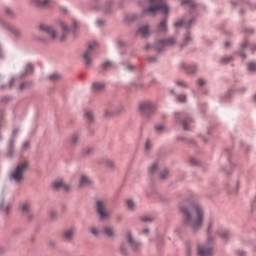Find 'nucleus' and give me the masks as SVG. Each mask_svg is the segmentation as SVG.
I'll list each match as a JSON object with an SVG mask.
<instances>
[{
    "mask_svg": "<svg viewBox=\"0 0 256 256\" xmlns=\"http://www.w3.org/2000/svg\"><path fill=\"white\" fill-rule=\"evenodd\" d=\"M180 210L185 216V224L193 231H197L203 226L204 210L200 204L186 200L184 204H181Z\"/></svg>",
    "mask_w": 256,
    "mask_h": 256,
    "instance_id": "obj_1",
    "label": "nucleus"
},
{
    "mask_svg": "<svg viewBox=\"0 0 256 256\" xmlns=\"http://www.w3.org/2000/svg\"><path fill=\"white\" fill-rule=\"evenodd\" d=\"M29 169V163L27 160L19 162L17 166L12 170L10 174V180L15 183H22L24 181V175Z\"/></svg>",
    "mask_w": 256,
    "mask_h": 256,
    "instance_id": "obj_2",
    "label": "nucleus"
},
{
    "mask_svg": "<svg viewBox=\"0 0 256 256\" xmlns=\"http://www.w3.org/2000/svg\"><path fill=\"white\" fill-rule=\"evenodd\" d=\"M150 7L144 9L145 14H155L158 11L163 12L164 14L169 13V7L162 0H149Z\"/></svg>",
    "mask_w": 256,
    "mask_h": 256,
    "instance_id": "obj_3",
    "label": "nucleus"
},
{
    "mask_svg": "<svg viewBox=\"0 0 256 256\" xmlns=\"http://www.w3.org/2000/svg\"><path fill=\"white\" fill-rule=\"evenodd\" d=\"M176 44V39L174 37H170L165 40H160L156 43V49L158 52L164 51L167 47H171Z\"/></svg>",
    "mask_w": 256,
    "mask_h": 256,
    "instance_id": "obj_4",
    "label": "nucleus"
},
{
    "mask_svg": "<svg viewBox=\"0 0 256 256\" xmlns=\"http://www.w3.org/2000/svg\"><path fill=\"white\" fill-rule=\"evenodd\" d=\"M156 109V106L151 101L141 102L139 105V110L144 115H150L152 114Z\"/></svg>",
    "mask_w": 256,
    "mask_h": 256,
    "instance_id": "obj_5",
    "label": "nucleus"
},
{
    "mask_svg": "<svg viewBox=\"0 0 256 256\" xmlns=\"http://www.w3.org/2000/svg\"><path fill=\"white\" fill-rule=\"evenodd\" d=\"M97 213L102 220L108 219L110 217L109 212L106 210V204L103 200H97L96 202Z\"/></svg>",
    "mask_w": 256,
    "mask_h": 256,
    "instance_id": "obj_6",
    "label": "nucleus"
},
{
    "mask_svg": "<svg viewBox=\"0 0 256 256\" xmlns=\"http://www.w3.org/2000/svg\"><path fill=\"white\" fill-rule=\"evenodd\" d=\"M98 46V43L97 42H91L89 45H88V49L85 51L84 53V61L86 63V65H90L91 63V56L95 50V48Z\"/></svg>",
    "mask_w": 256,
    "mask_h": 256,
    "instance_id": "obj_7",
    "label": "nucleus"
},
{
    "mask_svg": "<svg viewBox=\"0 0 256 256\" xmlns=\"http://www.w3.org/2000/svg\"><path fill=\"white\" fill-rule=\"evenodd\" d=\"M39 28L43 33L50 36L53 40H55L57 38V33H56V30L54 29V27L47 25V24H41L39 26Z\"/></svg>",
    "mask_w": 256,
    "mask_h": 256,
    "instance_id": "obj_8",
    "label": "nucleus"
},
{
    "mask_svg": "<svg viewBox=\"0 0 256 256\" xmlns=\"http://www.w3.org/2000/svg\"><path fill=\"white\" fill-rule=\"evenodd\" d=\"M77 230L76 228H67V230H64L62 233V240L65 242H71L76 234Z\"/></svg>",
    "mask_w": 256,
    "mask_h": 256,
    "instance_id": "obj_9",
    "label": "nucleus"
},
{
    "mask_svg": "<svg viewBox=\"0 0 256 256\" xmlns=\"http://www.w3.org/2000/svg\"><path fill=\"white\" fill-rule=\"evenodd\" d=\"M53 187L56 190H64V191H69L71 186L69 184H65L63 180H56V182L53 183Z\"/></svg>",
    "mask_w": 256,
    "mask_h": 256,
    "instance_id": "obj_10",
    "label": "nucleus"
},
{
    "mask_svg": "<svg viewBox=\"0 0 256 256\" xmlns=\"http://www.w3.org/2000/svg\"><path fill=\"white\" fill-rule=\"evenodd\" d=\"M198 254H199V256H212L213 255V250L209 247L204 246V245H199Z\"/></svg>",
    "mask_w": 256,
    "mask_h": 256,
    "instance_id": "obj_11",
    "label": "nucleus"
},
{
    "mask_svg": "<svg viewBox=\"0 0 256 256\" xmlns=\"http://www.w3.org/2000/svg\"><path fill=\"white\" fill-rule=\"evenodd\" d=\"M127 241L129 242L130 246L134 251H137L141 248V243L135 241L131 235V233L127 234Z\"/></svg>",
    "mask_w": 256,
    "mask_h": 256,
    "instance_id": "obj_12",
    "label": "nucleus"
},
{
    "mask_svg": "<svg viewBox=\"0 0 256 256\" xmlns=\"http://www.w3.org/2000/svg\"><path fill=\"white\" fill-rule=\"evenodd\" d=\"M12 204H10V202H5L4 198H1V202H0V210L5 213L8 214L11 210Z\"/></svg>",
    "mask_w": 256,
    "mask_h": 256,
    "instance_id": "obj_13",
    "label": "nucleus"
},
{
    "mask_svg": "<svg viewBox=\"0 0 256 256\" xmlns=\"http://www.w3.org/2000/svg\"><path fill=\"white\" fill-rule=\"evenodd\" d=\"M35 6L45 8L51 5V0H33Z\"/></svg>",
    "mask_w": 256,
    "mask_h": 256,
    "instance_id": "obj_14",
    "label": "nucleus"
},
{
    "mask_svg": "<svg viewBox=\"0 0 256 256\" xmlns=\"http://www.w3.org/2000/svg\"><path fill=\"white\" fill-rule=\"evenodd\" d=\"M218 236L221 237L223 240L230 238L231 233L227 230V228H220L217 232Z\"/></svg>",
    "mask_w": 256,
    "mask_h": 256,
    "instance_id": "obj_15",
    "label": "nucleus"
},
{
    "mask_svg": "<svg viewBox=\"0 0 256 256\" xmlns=\"http://www.w3.org/2000/svg\"><path fill=\"white\" fill-rule=\"evenodd\" d=\"M60 26L64 31V34L60 37V41H64L67 37V34L70 32V28L62 21L60 22Z\"/></svg>",
    "mask_w": 256,
    "mask_h": 256,
    "instance_id": "obj_16",
    "label": "nucleus"
},
{
    "mask_svg": "<svg viewBox=\"0 0 256 256\" xmlns=\"http://www.w3.org/2000/svg\"><path fill=\"white\" fill-rule=\"evenodd\" d=\"M138 33L141 34L143 37H147L150 33V29L148 25H143L139 28Z\"/></svg>",
    "mask_w": 256,
    "mask_h": 256,
    "instance_id": "obj_17",
    "label": "nucleus"
},
{
    "mask_svg": "<svg viewBox=\"0 0 256 256\" xmlns=\"http://www.w3.org/2000/svg\"><path fill=\"white\" fill-rule=\"evenodd\" d=\"M103 232L105 233V235H107L109 238H113L115 236V230H113V228H111L110 226H105L103 228Z\"/></svg>",
    "mask_w": 256,
    "mask_h": 256,
    "instance_id": "obj_18",
    "label": "nucleus"
},
{
    "mask_svg": "<svg viewBox=\"0 0 256 256\" xmlns=\"http://www.w3.org/2000/svg\"><path fill=\"white\" fill-rule=\"evenodd\" d=\"M91 184V180L88 178V176H81L80 180V187H85Z\"/></svg>",
    "mask_w": 256,
    "mask_h": 256,
    "instance_id": "obj_19",
    "label": "nucleus"
},
{
    "mask_svg": "<svg viewBox=\"0 0 256 256\" xmlns=\"http://www.w3.org/2000/svg\"><path fill=\"white\" fill-rule=\"evenodd\" d=\"M20 210L24 214L29 213V211H30V204H28L27 202H22V204H20Z\"/></svg>",
    "mask_w": 256,
    "mask_h": 256,
    "instance_id": "obj_20",
    "label": "nucleus"
},
{
    "mask_svg": "<svg viewBox=\"0 0 256 256\" xmlns=\"http://www.w3.org/2000/svg\"><path fill=\"white\" fill-rule=\"evenodd\" d=\"M105 87V84L103 82H94L93 83V89L97 92L102 91Z\"/></svg>",
    "mask_w": 256,
    "mask_h": 256,
    "instance_id": "obj_21",
    "label": "nucleus"
},
{
    "mask_svg": "<svg viewBox=\"0 0 256 256\" xmlns=\"http://www.w3.org/2000/svg\"><path fill=\"white\" fill-rule=\"evenodd\" d=\"M85 118H86V120H87L89 123L93 122V120H94L93 112H92L91 110H87V111L85 112Z\"/></svg>",
    "mask_w": 256,
    "mask_h": 256,
    "instance_id": "obj_22",
    "label": "nucleus"
},
{
    "mask_svg": "<svg viewBox=\"0 0 256 256\" xmlns=\"http://www.w3.org/2000/svg\"><path fill=\"white\" fill-rule=\"evenodd\" d=\"M158 30L161 33H166V31H167V22H166V20L161 21V24L159 25Z\"/></svg>",
    "mask_w": 256,
    "mask_h": 256,
    "instance_id": "obj_23",
    "label": "nucleus"
},
{
    "mask_svg": "<svg viewBox=\"0 0 256 256\" xmlns=\"http://www.w3.org/2000/svg\"><path fill=\"white\" fill-rule=\"evenodd\" d=\"M182 68L186 69V71L190 74L196 72V67L195 66H187L185 63L182 64Z\"/></svg>",
    "mask_w": 256,
    "mask_h": 256,
    "instance_id": "obj_24",
    "label": "nucleus"
},
{
    "mask_svg": "<svg viewBox=\"0 0 256 256\" xmlns=\"http://www.w3.org/2000/svg\"><path fill=\"white\" fill-rule=\"evenodd\" d=\"M193 122V120L191 118H186L183 120V127L184 130H189L188 125H190Z\"/></svg>",
    "mask_w": 256,
    "mask_h": 256,
    "instance_id": "obj_25",
    "label": "nucleus"
},
{
    "mask_svg": "<svg viewBox=\"0 0 256 256\" xmlns=\"http://www.w3.org/2000/svg\"><path fill=\"white\" fill-rule=\"evenodd\" d=\"M126 205L130 210H133L135 208V202H133V200H126Z\"/></svg>",
    "mask_w": 256,
    "mask_h": 256,
    "instance_id": "obj_26",
    "label": "nucleus"
},
{
    "mask_svg": "<svg viewBox=\"0 0 256 256\" xmlns=\"http://www.w3.org/2000/svg\"><path fill=\"white\" fill-rule=\"evenodd\" d=\"M248 69H249V71H251V72H255V71H256V63L250 62V63L248 64Z\"/></svg>",
    "mask_w": 256,
    "mask_h": 256,
    "instance_id": "obj_27",
    "label": "nucleus"
},
{
    "mask_svg": "<svg viewBox=\"0 0 256 256\" xmlns=\"http://www.w3.org/2000/svg\"><path fill=\"white\" fill-rule=\"evenodd\" d=\"M32 72H33V65L29 63V64L26 65L25 73L26 74H31Z\"/></svg>",
    "mask_w": 256,
    "mask_h": 256,
    "instance_id": "obj_28",
    "label": "nucleus"
},
{
    "mask_svg": "<svg viewBox=\"0 0 256 256\" xmlns=\"http://www.w3.org/2000/svg\"><path fill=\"white\" fill-rule=\"evenodd\" d=\"M182 4H187V5H189V6L192 7V8L195 7L194 0H183V1H182Z\"/></svg>",
    "mask_w": 256,
    "mask_h": 256,
    "instance_id": "obj_29",
    "label": "nucleus"
},
{
    "mask_svg": "<svg viewBox=\"0 0 256 256\" xmlns=\"http://www.w3.org/2000/svg\"><path fill=\"white\" fill-rule=\"evenodd\" d=\"M49 79L52 80V81H57V80L60 79V75L57 74V73L51 74V75L49 76Z\"/></svg>",
    "mask_w": 256,
    "mask_h": 256,
    "instance_id": "obj_30",
    "label": "nucleus"
},
{
    "mask_svg": "<svg viewBox=\"0 0 256 256\" xmlns=\"http://www.w3.org/2000/svg\"><path fill=\"white\" fill-rule=\"evenodd\" d=\"M105 165L110 169H113L115 167L114 162H111V160H105Z\"/></svg>",
    "mask_w": 256,
    "mask_h": 256,
    "instance_id": "obj_31",
    "label": "nucleus"
},
{
    "mask_svg": "<svg viewBox=\"0 0 256 256\" xmlns=\"http://www.w3.org/2000/svg\"><path fill=\"white\" fill-rule=\"evenodd\" d=\"M79 140V136H77V134H74L71 138V144L75 145Z\"/></svg>",
    "mask_w": 256,
    "mask_h": 256,
    "instance_id": "obj_32",
    "label": "nucleus"
},
{
    "mask_svg": "<svg viewBox=\"0 0 256 256\" xmlns=\"http://www.w3.org/2000/svg\"><path fill=\"white\" fill-rule=\"evenodd\" d=\"M142 221L143 222H152L153 218H152V216H143Z\"/></svg>",
    "mask_w": 256,
    "mask_h": 256,
    "instance_id": "obj_33",
    "label": "nucleus"
},
{
    "mask_svg": "<svg viewBox=\"0 0 256 256\" xmlns=\"http://www.w3.org/2000/svg\"><path fill=\"white\" fill-rule=\"evenodd\" d=\"M231 60H232V57L227 56V57L222 58L221 63L226 64V63L230 62Z\"/></svg>",
    "mask_w": 256,
    "mask_h": 256,
    "instance_id": "obj_34",
    "label": "nucleus"
},
{
    "mask_svg": "<svg viewBox=\"0 0 256 256\" xmlns=\"http://www.w3.org/2000/svg\"><path fill=\"white\" fill-rule=\"evenodd\" d=\"M157 168H158V164L156 162L155 164H153V166H151V168L149 170L150 173L153 174L157 170Z\"/></svg>",
    "mask_w": 256,
    "mask_h": 256,
    "instance_id": "obj_35",
    "label": "nucleus"
},
{
    "mask_svg": "<svg viewBox=\"0 0 256 256\" xmlns=\"http://www.w3.org/2000/svg\"><path fill=\"white\" fill-rule=\"evenodd\" d=\"M58 217V214L55 210H51L50 212V218L51 219H56Z\"/></svg>",
    "mask_w": 256,
    "mask_h": 256,
    "instance_id": "obj_36",
    "label": "nucleus"
},
{
    "mask_svg": "<svg viewBox=\"0 0 256 256\" xmlns=\"http://www.w3.org/2000/svg\"><path fill=\"white\" fill-rule=\"evenodd\" d=\"M91 233L95 236H98L100 234V231L98 230V228H91Z\"/></svg>",
    "mask_w": 256,
    "mask_h": 256,
    "instance_id": "obj_37",
    "label": "nucleus"
},
{
    "mask_svg": "<svg viewBox=\"0 0 256 256\" xmlns=\"http://www.w3.org/2000/svg\"><path fill=\"white\" fill-rule=\"evenodd\" d=\"M185 26V21L184 20H179L175 23V27H181Z\"/></svg>",
    "mask_w": 256,
    "mask_h": 256,
    "instance_id": "obj_38",
    "label": "nucleus"
},
{
    "mask_svg": "<svg viewBox=\"0 0 256 256\" xmlns=\"http://www.w3.org/2000/svg\"><path fill=\"white\" fill-rule=\"evenodd\" d=\"M178 101L181 103H184L186 101V96L185 95H179L177 97Z\"/></svg>",
    "mask_w": 256,
    "mask_h": 256,
    "instance_id": "obj_39",
    "label": "nucleus"
},
{
    "mask_svg": "<svg viewBox=\"0 0 256 256\" xmlns=\"http://www.w3.org/2000/svg\"><path fill=\"white\" fill-rule=\"evenodd\" d=\"M164 129H165L164 125H157V126H156V131H157L158 133H161Z\"/></svg>",
    "mask_w": 256,
    "mask_h": 256,
    "instance_id": "obj_40",
    "label": "nucleus"
},
{
    "mask_svg": "<svg viewBox=\"0 0 256 256\" xmlns=\"http://www.w3.org/2000/svg\"><path fill=\"white\" fill-rule=\"evenodd\" d=\"M168 174H169L168 170H164V172L161 173V179H166Z\"/></svg>",
    "mask_w": 256,
    "mask_h": 256,
    "instance_id": "obj_41",
    "label": "nucleus"
},
{
    "mask_svg": "<svg viewBox=\"0 0 256 256\" xmlns=\"http://www.w3.org/2000/svg\"><path fill=\"white\" fill-rule=\"evenodd\" d=\"M190 41H191V37H190L189 34H187V36H186V38H185V40H184L183 46H185L186 44H188Z\"/></svg>",
    "mask_w": 256,
    "mask_h": 256,
    "instance_id": "obj_42",
    "label": "nucleus"
},
{
    "mask_svg": "<svg viewBox=\"0 0 256 256\" xmlns=\"http://www.w3.org/2000/svg\"><path fill=\"white\" fill-rule=\"evenodd\" d=\"M205 83H206V81H205L204 79H202V78H200V79L198 80V85H199L200 87L204 86Z\"/></svg>",
    "mask_w": 256,
    "mask_h": 256,
    "instance_id": "obj_43",
    "label": "nucleus"
},
{
    "mask_svg": "<svg viewBox=\"0 0 256 256\" xmlns=\"http://www.w3.org/2000/svg\"><path fill=\"white\" fill-rule=\"evenodd\" d=\"M124 111V107L120 106L118 109L115 110V114H120Z\"/></svg>",
    "mask_w": 256,
    "mask_h": 256,
    "instance_id": "obj_44",
    "label": "nucleus"
},
{
    "mask_svg": "<svg viewBox=\"0 0 256 256\" xmlns=\"http://www.w3.org/2000/svg\"><path fill=\"white\" fill-rule=\"evenodd\" d=\"M109 66H111V62H109V61H106V62L103 64V67H104L105 69H107Z\"/></svg>",
    "mask_w": 256,
    "mask_h": 256,
    "instance_id": "obj_45",
    "label": "nucleus"
},
{
    "mask_svg": "<svg viewBox=\"0 0 256 256\" xmlns=\"http://www.w3.org/2000/svg\"><path fill=\"white\" fill-rule=\"evenodd\" d=\"M151 148V142L149 140L146 141V150H149Z\"/></svg>",
    "mask_w": 256,
    "mask_h": 256,
    "instance_id": "obj_46",
    "label": "nucleus"
},
{
    "mask_svg": "<svg viewBox=\"0 0 256 256\" xmlns=\"http://www.w3.org/2000/svg\"><path fill=\"white\" fill-rule=\"evenodd\" d=\"M148 61H149L150 63H153V62L156 61V57H149V58H148Z\"/></svg>",
    "mask_w": 256,
    "mask_h": 256,
    "instance_id": "obj_47",
    "label": "nucleus"
},
{
    "mask_svg": "<svg viewBox=\"0 0 256 256\" xmlns=\"http://www.w3.org/2000/svg\"><path fill=\"white\" fill-rule=\"evenodd\" d=\"M177 85L186 86V83L184 81H177Z\"/></svg>",
    "mask_w": 256,
    "mask_h": 256,
    "instance_id": "obj_48",
    "label": "nucleus"
},
{
    "mask_svg": "<svg viewBox=\"0 0 256 256\" xmlns=\"http://www.w3.org/2000/svg\"><path fill=\"white\" fill-rule=\"evenodd\" d=\"M29 147V142H24L23 149L26 150Z\"/></svg>",
    "mask_w": 256,
    "mask_h": 256,
    "instance_id": "obj_49",
    "label": "nucleus"
},
{
    "mask_svg": "<svg viewBox=\"0 0 256 256\" xmlns=\"http://www.w3.org/2000/svg\"><path fill=\"white\" fill-rule=\"evenodd\" d=\"M97 24H98L99 26H101V25L104 24V21H103V20H98V21H97Z\"/></svg>",
    "mask_w": 256,
    "mask_h": 256,
    "instance_id": "obj_50",
    "label": "nucleus"
},
{
    "mask_svg": "<svg viewBox=\"0 0 256 256\" xmlns=\"http://www.w3.org/2000/svg\"><path fill=\"white\" fill-rule=\"evenodd\" d=\"M127 69L131 71V70L134 69V67H133L132 65H128V66H127Z\"/></svg>",
    "mask_w": 256,
    "mask_h": 256,
    "instance_id": "obj_51",
    "label": "nucleus"
},
{
    "mask_svg": "<svg viewBox=\"0 0 256 256\" xmlns=\"http://www.w3.org/2000/svg\"><path fill=\"white\" fill-rule=\"evenodd\" d=\"M26 86V83H22L21 86H20V89L23 90Z\"/></svg>",
    "mask_w": 256,
    "mask_h": 256,
    "instance_id": "obj_52",
    "label": "nucleus"
},
{
    "mask_svg": "<svg viewBox=\"0 0 256 256\" xmlns=\"http://www.w3.org/2000/svg\"><path fill=\"white\" fill-rule=\"evenodd\" d=\"M238 255L239 256H246V254L244 252H239Z\"/></svg>",
    "mask_w": 256,
    "mask_h": 256,
    "instance_id": "obj_53",
    "label": "nucleus"
},
{
    "mask_svg": "<svg viewBox=\"0 0 256 256\" xmlns=\"http://www.w3.org/2000/svg\"><path fill=\"white\" fill-rule=\"evenodd\" d=\"M143 232H144L145 234H148V233H149L148 228H145V229L143 230Z\"/></svg>",
    "mask_w": 256,
    "mask_h": 256,
    "instance_id": "obj_54",
    "label": "nucleus"
},
{
    "mask_svg": "<svg viewBox=\"0 0 256 256\" xmlns=\"http://www.w3.org/2000/svg\"><path fill=\"white\" fill-rule=\"evenodd\" d=\"M77 26H78L77 21H74V29H76V28H77Z\"/></svg>",
    "mask_w": 256,
    "mask_h": 256,
    "instance_id": "obj_55",
    "label": "nucleus"
},
{
    "mask_svg": "<svg viewBox=\"0 0 256 256\" xmlns=\"http://www.w3.org/2000/svg\"><path fill=\"white\" fill-rule=\"evenodd\" d=\"M6 12H7L8 15H11V10L10 9H7Z\"/></svg>",
    "mask_w": 256,
    "mask_h": 256,
    "instance_id": "obj_56",
    "label": "nucleus"
},
{
    "mask_svg": "<svg viewBox=\"0 0 256 256\" xmlns=\"http://www.w3.org/2000/svg\"><path fill=\"white\" fill-rule=\"evenodd\" d=\"M247 46H248V42H245V43L243 44V47L246 48Z\"/></svg>",
    "mask_w": 256,
    "mask_h": 256,
    "instance_id": "obj_57",
    "label": "nucleus"
},
{
    "mask_svg": "<svg viewBox=\"0 0 256 256\" xmlns=\"http://www.w3.org/2000/svg\"><path fill=\"white\" fill-rule=\"evenodd\" d=\"M211 224H209V227H208V232H210L211 231Z\"/></svg>",
    "mask_w": 256,
    "mask_h": 256,
    "instance_id": "obj_58",
    "label": "nucleus"
},
{
    "mask_svg": "<svg viewBox=\"0 0 256 256\" xmlns=\"http://www.w3.org/2000/svg\"><path fill=\"white\" fill-rule=\"evenodd\" d=\"M91 148H88V150H87V153L89 154V153H91Z\"/></svg>",
    "mask_w": 256,
    "mask_h": 256,
    "instance_id": "obj_59",
    "label": "nucleus"
},
{
    "mask_svg": "<svg viewBox=\"0 0 256 256\" xmlns=\"http://www.w3.org/2000/svg\"><path fill=\"white\" fill-rule=\"evenodd\" d=\"M225 47L226 48L229 47V42H226Z\"/></svg>",
    "mask_w": 256,
    "mask_h": 256,
    "instance_id": "obj_60",
    "label": "nucleus"
},
{
    "mask_svg": "<svg viewBox=\"0 0 256 256\" xmlns=\"http://www.w3.org/2000/svg\"><path fill=\"white\" fill-rule=\"evenodd\" d=\"M190 254H191V251H190V250H188V255L190 256Z\"/></svg>",
    "mask_w": 256,
    "mask_h": 256,
    "instance_id": "obj_61",
    "label": "nucleus"
},
{
    "mask_svg": "<svg viewBox=\"0 0 256 256\" xmlns=\"http://www.w3.org/2000/svg\"><path fill=\"white\" fill-rule=\"evenodd\" d=\"M254 101L256 102V95L254 96Z\"/></svg>",
    "mask_w": 256,
    "mask_h": 256,
    "instance_id": "obj_62",
    "label": "nucleus"
},
{
    "mask_svg": "<svg viewBox=\"0 0 256 256\" xmlns=\"http://www.w3.org/2000/svg\"><path fill=\"white\" fill-rule=\"evenodd\" d=\"M150 48V45H147V50Z\"/></svg>",
    "mask_w": 256,
    "mask_h": 256,
    "instance_id": "obj_63",
    "label": "nucleus"
},
{
    "mask_svg": "<svg viewBox=\"0 0 256 256\" xmlns=\"http://www.w3.org/2000/svg\"><path fill=\"white\" fill-rule=\"evenodd\" d=\"M121 251L124 252L123 247H121Z\"/></svg>",
    "mask_w": 256,
    "mask_h": 256,
    "instance_id": "obj_64",
    "label": "nucleus"
}]
</instances>
